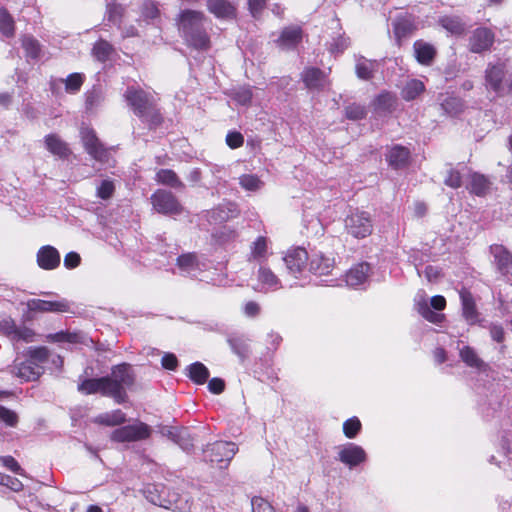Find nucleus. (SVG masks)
I'll return each instance as SVG.
<instances>
[{
	"mask_svg": "<svg viewBox=\"0 0 512 512\" xmlns=\"http://www.w3.org/2000/svg\"><path fill=\"white\" fill-rule=\"evenodd\" d=\"M205 16L200 11L186 9L177 19L178 30L184 40L196 49H207L209 37L204 28Z\"/></svg>",
	"mask_w": 512,
	"mask_h": 512,
	"instance_id": "1",
	"label": "nucleus"
},
{
	"mask_svg": "<svg viewBox=\"0 0 512 512\" xmlns=\"http://www.w3.org/2000/svg\"><path fill=\"white\" fill-rule=\"evenodd\" d=\"M124 98L134 114L147 122L150 127L161 123L162 118L152 95L139 87L129 86L124 93Z\"/></svg>",
	"mask_w": 512,
	"mask_h": 512,
	"instance_id": "2",
	"label": "nucleus"
},
{
	"mask_svg": "<svg viewBox=\"0 0 512 512\" xmlns=\"http://www.w3.org/2000/svg\"><path fill=\"white\" fill-rule=\"evenodd\" d=\"M105 378H108L107 386L110 398H113L118 404L124 403L127 399L126 390L135 382V374L131 365L127 363L115 365L112 367L110 375Z\"/></svg>",
	"mask_w": 512,
	"mask_h": 512,
	"instance_id": "3",
	"label": "nucleus"
},
{
	"mask_svg": "<svg viewBox=\"0 0 512 512\" xmlns=\"http://www.w3.org/2000/svg\"><path fill=\"white\" fill-rule=\"evenodd\" d=\"M81 140L85 151L97 162L110 165L113 160L111 157L112 147L107 148L96 136L93 129L83 127L80 131Z\"/></svg>",
	"mask_w": 512,
	"mask_h": 512,
	"instance_id": "4",
	"label": "nucleus"
},
{
	"mask_svg": "<svg viewBox=\"0 0 512 512\" xmlns=\"http://www.w3.org/2000/svg\"><path fill=\"white\" fill-rule=\"evenodd\" d=\"M346 232L354 238L362 239L371 235L373 221L370 213L362 210L351 211L344 220Z\"/></svg>",
	"mask_w": 512,
	"mask_h": 512,
	"instance_id": "5",
	"label": "nucleus"
},
{
	"mask_svg": "<svg viewBox=\"0 0 512 512\" xmlns=\"http://www.w3.org/2000/svg\"><path fill=\"white\" fill-rule=\"evenodd\" d=\"M237 451L238 447L234 442L217 441L206 446L203 456L206 461L217 463L220 468H226Z\"/></svg>",
	"mask_w": 512,
	"mask_h": 512,
	"instance_id": "6",
	"label": "nucleus"
},
{
	"mask_svg": "<svg viewBox=\"0 0 512 512\" xmlns=\"http://www.w3.org/2000/svg\"><path fill=\"white\" fill-rule=\"evenodd\" d=\"M152 428L144 422L119 427L111 432L110 439L117 443H128L146 440L151 436Z\"/></svg>",
	"mask_w": 512,
	"mask_h": 512,
	"instance_id": "7",
	"label": "nucleus"
},
{
	"mask_svg": "<svg viewBox=\"0 0 512 512\" xmlns=\"http://www.w3.org/2000/svg\"><path fill=\"white\" fill-rule=\"evenodd\" d=\"M283 261L286 266L284 281L288 283L289 287H293L296 283L290 282L287 276H290L294 280L300 278L307 267L308 253L304 248L296 247L287 251L286 255L283 257Z\"/></svg>",
	"mask_w": 512,
	"mask_h": 512,
	"instance_id": "8",
	"label": "nucleus"
},
{
	"mask_svg": "<svg viewBox=\"0 0 512 512\" xmlns=\"http://www.w3.org/2000/svg\"><path fill=\"white\" fill-rule=\"evenodd\" d=\"M154 210L165 215H178L183 208L172 192L158 189L151 196Z\"/></svg>",
	"mask_w": 512,
	"mask_h": 512,
	"instance_id": "9",
	"label": "nucleus"
},
{
	"mask_svg": "<svg viewBox=\"0 0 512 512\" xmlns=\"http://www.w3.org/2000/svg\"><path fill=\"white\" fill-rule=\"evenodd\" d=\"M337 449V459L350 469L365 463L367 460L365 450L355 443L349 442L339 446Z\"/></svg>",
	"mask_w": 512,
	"mask_h": 512,
	"instance_id": "10",
	"label": "nucleus"
},
{
	"mask_svg": "<svg viewBox=\"0 0 512 512\" xmlns=\"http://www.w3.org/2000/svg\"><path fill=\"white\" fill-rule=\"evenodd\" d=\"M26 306L28 311L36 313H63L70 310V303L64 298L58 300L29 299Z\"/></svg>",
	"mask_w": 512,
	"mask_h": 512,
	"instance_id": "11",
	"label": "nucleus"
},
{
	"mask_svg": "<svg viewBox=\"0 0 512 512\" xmlns=\"http://www.w3.org/2000/svg\"><path fill=\"white\" fill-rule=\"evenodd\" d=\"M494 33L484 27L476 28L469 37L468 48L473 53H482L490 49L494 42Z\"/></svg>",
	"mask_w": 512,
	"mask_h": 512,
	"instance_id": "12",
	"label": "nucleus"
},
{
	"mask_svg": "<svg viewBox=\"0 0 512 512\" xmlns=\"http://www.w3.org/2000/svg\"><path fill=\"white\" fill-rule=\"evenodd\" d=\"M371 275V266L361 262L351 267L345 276L347 286L351 288H365Z\"/></svg>",
	"mask_w": 512,
	"mask_h": 512,
	"instance_id": "13",
	"label": "nucleus"
},
{
	"mask_svg": "<svg viewBox=\"0 0 512 512\" xmlns=\"http://www.w3.org/2000/svg\"><path fill=\"white\" fill-rule=\"evenodd\" d=\"M11 373L22 381H35L44 373V367L36 365L29 358L25 361L15 360Z\"/></svg>",
	"mask_w": 512,
	"mask_h": 512,
	"instance_id": "14",
	"label": "nucleus"
},
{
	"mask_svg": "<svg viewBox=\"0 0 512 512\" xmlns=\"http://www.w3.org/2000/svg\"><path fill=\"white\" fill-rule=\"evenodd\" d=\"M37 264L41 269L54 270L60 265V253L59 251L51 246H42L36 255Z\"/></svg>",
	"mask_w": 512,
	"mask_h": 512,
	"instance_id": "15",
	"label": "nucleus"
},
{
	"mask_svg": "<svg viewBox=\"0 0 512 512\" xmlns=\"http://www.w3.org/2000/svg\"><path fill=\"white\" fill-rule=\"evenodd\" d=\"M506 74V65L503 62L489 63L485 70V85L495 92L501 90L502 81Z\"/></svg>",
	"mask_w": 512,
	"mask_h": 512,
	"instance_id": "16",
	"label": "nucleus"
},
{
	"mask_svg": "<svg viewBox=\"0 0 512 512\" xmlns=\"http://www.w3.org/2000/svg\"><path fill=\"white\" fill-rule=\"evenodd\" d=\"M385 157L391 168L395 170L403 169L409 164L410 151L404 146L395 145L387 150Z\"/></svg>",
	"mask_w": 512,
	"mask_h": 512,
	"instance_id": "17",
	"label": "nucleus"
},
{
	"mask_svg": "<svg viewBox=\"0 0 512 512\" xmlns=\"http://www.w3.org/2000/svg\"><path fill=\"white\" fill-rule=\"evenodd\" d=\"M461 305H462V315L466 322L469 325H474L480 322V314L476 308V304L472 294L466 290L462 289L459 292Z\"/></svg>",
	"mask_w": 512,
	"mask_h": 512,
	"instance_id": "18",
	"label": "nucleus"
},
{
	"mask_svg": "<svg viewBox=\"0 0 512 512\" xmlns=\"http://www.w3.org/2000/svg\"><path fill=\"white\" fill-rule=\"evenodd\" d=\"M257 279L264 291H277L284 288L282 280L267 266L260 265Z\"/></svg>",
	"mask_w": 512,
	"mask_h": 512,
	"instance_id": "19",
	"label": "nucleus"
},
{
	"mask_svg": "<svg viewBox=\"0 0 512 512\" xmlns=\"http://www.w3.org/2000/svg\"><path fill=\"white\" fill-rule=\"evenodd\" d=\"M107 382L108 378H105V376L84 379L78 384V391L85 395L100 393L103 396L110 397Z\"/></svg>",
	"mask_w": 512,
	"mask_h": 512,
	"instance_id": "20",
	"label": "nucleus"
},
{
	"mask_svg": "<svg viewBox=\"0 0 512 512\" xmlns=\"http://www.w3.org/2000/svg\"><path fill=\"white\" fill-rule=\"evenodd\" d=\"M490 251L498 270L503 274H512V254L502 245H492Z\"/></svg>",
	"mask_w": 512,
	"mask_h": 512,
	"instance_id": "21",
	"label": "nucleus"
},
{
	"mask_svg": "<svg viewBox=\"0 0 512 512\" xmlns=\"http://www.w3.org/2000/svg\"><path fill=\"white\" fill-rule=\"evenodd\" d=\"M177 266L184 275L196 276L197 272L205 267V264L200 262L195 253H186L177 258Z\"/></svg>",
	"mask_w": 512,
	"mask_h": 512,
	"instance_id": "22",
	"label": "nucleus"
},
{
	"mask_svg": "<svg viewBox=\"0 0 512 512\" xmlns=\"http://www.w3.org/2000/svg\"><path fill=\"white\" fill-rule=\"evenodd\" d=\"M268 239L264 236H258L250 245L248 254L249 262H258L260 265L267 260L269 256Z\"/></svg>",
	"mask_w": 512,
	"mask_h": 512,
	"instance_id": "23",
	"label": "nucleus"
},
{
	"mask_svg": "<svg viewBox=\"0 0 512 512\" xmlns=\"http://www.w3.org/2000/svg\"><path fill=\"white\" fill-rule=\"evenodd\" d=\"M302 80L310 90H320L327 84L325 74L318 68H307L302 73Z\"/></svg>",
	"mask_w": 512,
	"mask_h": 512,
	"instance_id": "24",
	"label": "nucleus"
},
{
	"mask_svg": "<svg viewBox=\"0 0 512 512\" xmlns=\"http://www.w3.org/2000/svg\"><path fill=\"white\" fill-rule=\"evenodd\" d=\"M334 267V259L323 255L322 253L313 254L309 262V270L316 275H326Z\"/></svg>",
	"mask_w": 512,
	"mask_h": 512,
	"instance_id": "25",
	"label": "nucleus"
},
{
	"mask_svg": "<svg viewBox=\"0 0 512 512\" xmlns=\"http://www.w3.org/2000/svg\"><path fill=\"white\" fill-rule=\"evenodd\" d=\"M302 39V30L298 26H289L283 29L277 43L283 49L294 48Z\"/></svg>",
	"mask_w": 512,
	"mask_h": 512,
	"instance_id": "26",
	"label": "nucleus"
},
{
	"mask_svg": "<svg viewBox=\"0 0 512 512\" xmlns=\"http://www.w3.org/2000/svg\"><path fill=\"white\" fill-rule=\"evenodd\" d=\"M207 8L217 18H233L236 13L235 6L227 0H208Z\"/></svg>",
	"mask_w": 512,
	"mask_h": 512,
	"instance_id": "27",
	"label": "nucleus"
},
{
	"mask_svg": "<svg viewBox=\"0 0 512 512\" xmlns=\"http://www.w3.org/2000/svg\"><path fill=\"white\" fill-rule=\"evenodd\" d=\"M413 50L417 61L422 65H430L436 55L434 46L422 40L413 44Z\"/></svg>",
	"mask_w": 512,
	"mask_h": 512,
	"instance_id": "28",
	"label": "nucleus"
},
{
	"mask_svg": "<svg viewBox=\"0 0 512 512\" xmlns=\"http://www.w3.org/2000/svg\"><path fill=\"white\" fill-rule=\"evenodd\" d=\"M93 422L104 426H117L126 422V414L120 409H116L97 415Z\"/></svg>",
	"mask_w": 512,
	"mask_h": 512,
	"instance_id": "29",
	"label": "nucleus"
},
{
	"mask_svg": "<svg viewBox=\"0 0 512 512\" xmlns=\"http://www.w3.org/2000/svg\"><path fill=\"white\" fill-rule=\"evenodd\" d=\"M415 306L419 314H421L427 321L438 324L441 323L444 319V315L438 312H435L429 306L427 300L424 296H419L415 300Z\"/></svg>",
	"mask_w": 512,
	"mask_h": 512,
	"instance_id": "30",
	"label": "nucleus"
},
{
	"mask_svg": "<svg viewBox=\"0 0 512 512\" xmlns=\"http://www.w3.org/2000/svg\"><path fill=\"white\" fill-rule=\"evenodd\" d=\"M396 96L390 92L380 93L373 101L374 110L379 113H388L395 108Z\"/></svg>",
	"mask_w": 512,
	"mask_h": 512,
	"instance_id": "31",
	"label": "nucleus"
},
{
	"mask_svg": "<svg viewBox=\"0 0 512 512\" xmlns=\"http://www.w3.org/2000/svg\"><path fill=\"white\" fill-rule=\"evenodd\" d=\"M22 48L25 51V56L28 59L38 60L42 56V46L40 42L30 35H25L21 39Z\"/></svg>",
	"mask_w": 512,
	"mask_h": 512,
	"instance_id": "32",
	"label": "nucleus"
},
{
	"mask_svg": "<svg viewBox=\"0 0 512 512\" xmlns=\"http://www.w3.org/2000/svg\"><path fill=\"white\" fill-rule=\"evenodd\" d=\"M425 90V85L418 79H410L406 82L401 91V96L406 101L416 99Z\"/></svg>",
	"mask_w": 512,
	"mask_h": 512,
	"instance_id": "33",
	"label": "nucleus"
},
{
	"mask_svg": "<svg viewBox=\"0 0 512 512\" xmlns=\"http://www.w3.org/2000/svg\"><path fill=\"white\" fill-rule=\"evenodd\" d=\"M45 145L52 154L59 157H66L69 154L67 144L54 134L45 137Z\"/></svg>",
	"mask_w": 512,
	"mask_h": 512,
	"instance_id": "34",
	"label": "nucleus"
},
{
	"mask_svg": "<svg viewBox=\"0 0 512 512\" xmlns=\"http://www.w3.org/2000/svg\"><path fill=\"white\" fill-rule=\"evenodd\" d=\"M157 182L172 188H184L176 173L170 169H160L156 174Z\"/></svg>",
	"mask_w": 512,
	"mask_h": 512,
	"instance_id": "35",
	"label": "nucleus"
},
{
	"mask_svg": "<svg viewBox=\"0 0 512 512\" xmlns=\"http://www.w3.org/2000/svg\"><path fill=\"white\" fill-rule=\"evenodd\" d=\"M188 375L196 384H204L209 378V370L201 362H195L188 367Z\"/></svg>",
	"mask_w": 512,
	"mask_h": 512,
	"instance_id": "36",
	"label": "nucleus"
},
{
	"mask_svg": "<svg viewBox=\"0 0 512 512\" xmlns=\"http://www.w3.org/2000/svg\"><path fill=\"white\" fill-rule=\"evenodd\" d=\"M377 66L375 61L360 57L356 63V74L360 79L369 80L373 77V72Z\"/></svg>",
	"mask_w": 512,
	"mask_h": 512,
	"instance_id": "37",
	"label": "nucleus"
},
{
	"mask_svg": "<svg viewBox=\"0 0 512 512\" xmlns=\"http://www.w3.org/2000/svg\"><path fill=\"white\" fill-rule=\"evenodd\" d=\"M163 434L167 435L170 439H172L175 443H177L184 451L189 452L192 449V444L190 442H187V443L180 442V439L188 436L187 429L170 427V428L163 430Z\"/></svg>",
	"mask_w": 512,
	"mask_h": 512,
	"instance_id": "38",
	"label": "nucleus"
},
{
	"mask_svg": "<svg viewBox=\"0 0 512 512\" xmlns=\"http://www.w3.org/2000/svg\"><path fill=\"white\" fill-rule=\"evenodd\" d=\"M490 181L482 174L473 173L471 175L470 190L472 193L482 196L489 190Z\"/></svg>",
	"mask_w": 512,
	"mask_h": 512,
	"instance_id": "39",
	"label": "nucleus"
},
{
	"mask_svg": "<svg viewBox=\"0 0 512 512\" xmlns=\"http://www.w3.org/2000/svg\"><path fill=\"white\" fill-rule=\"evenodd\" d=\"M460 357L464 363L473 368H481L484 362L478 357L477 353L470 346H464L460 349Z\"/></svg>",
	"mask_w": 512,
	"mask_h": 512,
	"instance_id": "40",
	"label": "nucleus"
},
{
	"mask_svg": "<svg viewBox=\"0 0 512 512\" xmlns=\"http://www.w3.org/2000/svg\"><path fill=\"white\" fill-rule=\"evenodd\" d=\"M440 23L444 29L454 35H461L465 30V24L459 17H443Z\"/></svg>",
	"mask_w": 512,
	"mask_h": 512,
	"instance_id": "41",
	"label": "nucleus"
},
{
	"mask_svg": "<svg viewBox=\"0 0 512 512\" xmlns=\"http://www.w3.org/2000/svg\"><path fill=\"white\" fill-rule=\"evenodd\" d=\"M228 343L232 351L244 361L250 353L249 344L242 338H230Z\"/></svg>",
	"mask_w": 512,
	"mask_h": 512,
	"instance_id": "42",
	"label": "nucleus"
},
{
	"mask_svg": "<svg viewBox=\"0 0 512 512\" xmlns=\"http://www.w3.org/2000/svg\"><path fill=\"white\" fill-rule=\"evenodd\" d=\"M92 51L97 60L104 62L112 54L113 47L109 42L105 40H99L94 44Z\"/></svg>",
	"mask_w": 512,
	"mask_h": 512,
	"instance_id": "43",
	"label": "nucleus"
},
{
	"mask_svg": "<svg viewBox=\"0 0 512 512\" xmlns=\"http://www.w3.org/2000/svg\"><path fill=\"white\" fill-rule=\"evenodd\" d=\"M0 31L6 37H12L15 31L14 20L5 9H0Z\"/></svg>",
	"mask_w": 512,
	"mask_h": 512,
	"instance_id": "44",
	"label": "nucleus"
},
{
	"mask_svg": "<svg viewBox=\"0 0 512 512\" xmlns=\"http://www.w3.org/2000/svg\"><path fill=\"white\" fill-rule=\"evenodd\" d=\"M65 90L67 93L75 94L77 93L84 82V76L80 73H72L67 76L65 80Z\"/></svg>",
	"mask_w": 512,
	"mask_h": 512,
	"instance_id": "45",
	"label": "nucleus"
},
{
	"mask_svg": "<svg viewBox=\"0 0 512 512\" xmlns=\"http://www.w3.org/2000/svg\"><path fill=\"white\" fill-rule=\"evenodd\" d=\"M239 184L248 191H257L262 188L263 182L253 174H244L239 178Z\"/></svg>",
	"mask_w": 512,
	"mask_h": 512,
	"instance_id": "46",
	"label": "nucleus"
},
{
	"mask_svg": "<svg viewBox=\"0 0 512 512\" xmlns=\"http://www.w3.org/2000/svg\"><path fill=\"white\" fill-rule=\"evenodd\" d=\"M29 359L36 365H42L48 361L50 351L47 347L29 348L27 351Z\"/></svg>",
	"mask_w": 512,
	"mask_h": 512,
	"instance_id": "47",
	"label": "nucleus"
},
{
	"mask_svg": "<svg viewBox=\"0 0 512 512\" xmlns=\"http://www.w3.org/2000/svg\"><path fill=\"white\" fill-rule=\"evenodd\" d=\"M115 192L114 182L110 179H104L96 187V195L102 200L110 199Z\"/></svg>",
	"mask_w": 512,
	"mask_h": 512,
	"instance_id": "48",
	"label": "nucleus"
},
{
	"mask_svg": "<svg viewBox=\"0 0 512 512\" xmlns=\"http://www.w3.org/2000/svg\"><path fill=\"white\" fill-rule=\"evenodd\" d=\"M361 430V422L357 417H352L343 423V433L349 438L353 439Z\"/></svg>",
	"mask_w": 512,
	"mask_h": 512,
	"instance_id": "49",
	"label": "nucleus"
},
{
	"mask_svg": "<svg viewBox=\"0 0 512 512\" xmlns=\"http://www.w3.org/2000/svg\"><path fill=\"white\" fill-rule=\"evenodd\" d=\"M441 108L449 115H456L461 111L462 103L457 97H447L441 103Z\"/></svg>",
	"mask_w": 512,
	"mask_h": 512,
	"instance_id": "50",
	"label": "nucleus"
},
{
	"mask_svg": "<svg viewBox=\"0 0 512 512\" xmlns=\"http://www.w3.org/2000/svg\"><path fill=\"white\" fill-rule=\"evenodd\" d=\"M46 338L50 342L76 343V342H78L79 336L76 333H69V332L60 331V332H57V333H54V334H49V335H47Z\"/></svg>",
	"mask_w": 512,
	"mask_h": 512,
	"instance_id": "51",
	"label": "nucleus"
},
{
	"mask_svg": "<svg viewBox=\"0 0 512 512\" xmlns=\"http://www.w3.org/2000/svg\"><path fill=\"white\" fill-rule=\"evenodd\" d=\"M210 172L214 177L213 187L217 188L222 183H225L224 177L226 176L227 169L223 165L210 164Z\"/></svg>",
	"mask_w": 512,
	"mask_h": 512,
	"instance_id": "52",
	"label": "nucleus"
},
{
	"mask_svg": "<svg viewBox=\"0 0 512 512\" xmlns=\"http://www.w3.org/2000/svg\"><path fill=\"white\" fill-rule=\"evenodd\" d=\"M345 114L348 119L360 120L365 118L367 112L364 106L359 104H352L346 107Z\"/></svg>",
	"mask_w": 512,
	"mask_h": 512,
	"instance_id": "53",
	"label": "nucleus"
},
{
	"mask_svg": "<svg viewBox=\"0 0 512 512\" xmlns=\"http://www.w3.org/2000/svg\"><path fill=\"white\" fill-rule=\"evenodd\" d=\"M252 97L253 94L250 87H240L233 94V98L241 105L249 104Z\"/></svg>",
	"mask_w": 512,
	"mask_h": 512,
	"instance_id": "54",
	"label": "nucleus"
},
{
	"mask_svg": "<svg viewBox=\"0 0 512 512\" xmlns=\"http://www.w3.org/2000/svg\"><path fill=\"white\" fill-rule=\"evenodd\" d=\"M123 7L117 3L107 4L108 20L114 24H119L123 13Z\"/></svg>",
	"mask_w": 512,
	"mask_h": 512,
	"instance_id": "55",
	"label": "nucleus"
},
{
	"mask_svg": "<svg viewBox=\"0 0 512 512\" xmlns=\"http://www.w3.org/2000/svg\"><path fill=\"white\" fill-rule=\"evenodd\" d=\"M103 101L102 93L98 90H92L86 95V109L93 110L98 107Z\"/></svg>",
	"mask_w": 512,
	"mask_h": 512,
	"instance_id": "56",
	"label": "nucleus"
},
{
	"mask_svg": "<svg viewBox=\"0 0 512 512\" xmlns=\"http://www.w3.org/2000/svg\"><path fill=\"white\" fill-rule=\"evenodd\" d=\"M17 327L18 326L11 318H5L0 322L2 332L13 341L15 339Z\"/></svg>",
	"mask_w": 512,
	"mask_h": 512,
	"instance_id": "57",
	"label": "nucleus"
},
{
	"mask_svg": "<svg viewBox=\"0 0 512 512\" xmlns=\"http://www.w3.org/2000/svg\"><path fill=\"white\" fill-rule=\"evenodd\" d=\"M0 484L8 487L9 489L15 492L21 491L23 488V484L21 483L20 480L9 475H1Z\"/></svg>",
	"mask_w": 512,
	"mask_h": 512,
	"instance_id": "58",
	"label": "nucleus"
},
{
	"mask_svg": "<svg viewBox=\"0 0 512 512\" xmlns=\"http://www.w3.org/2000/svg\"><path fill=\"white\" fill-rule=\"evenodd\" d=\"M0 420L9 426H15L18 422V416L14 411L0 406Z\"/></svg>",
	"mask_w": 512,
	"mask_h": 512,
	"instance_id": "59",
	"label": "nucleus"
},
{
	"mask_svg": "<svg viewBox=\"0 0 512 512\" xmlns=\"http://www.w3.org/2000/svg\"><path fill=\"white\" fill-rule=\"evenodd\" d=\"M444 183L451 188H459L462 184L460 173L454 169H450L444 180Z\"/></svg>",
	"mask_w": 512,
	"mask_h": 512,
	"instance_id": "60",
	"label": "nucleus"
},
{
	"mask_svg": "<svg viewBox=\"0 0 512 512\" xmlns=\"http://www.w3.org/2000/svg\"><path fill=\"white\" fill-rule=\"evenodd\" d=\"M243 142H244V138H243L242 134L239 132L232 131V132H229L226 136V144L231 149H236V148L241 147L243 145Z\"/></svg>",
	"mask_w": 512,
	"mask_h": 512,
	"instance_id": "61",
	"label": "nucleus"
},
{
	"mask_svg": "<svg viewBox=\"0 0 512 512\" xmlns=\"http://www.w3.org/2000/svg\"><path fill=\"white\" fill-rule=\"evenodd\" d=\"M350 45V40L347 37L339 36L334 39L330 45V51L332 53H342Z\"/></svg>",
	"mask_w": 512,
	"mask_h": 512,
	"instance_id": "62",
	"label": "nucleus"
},
{
	"mask_svg": "<svg viewBox=\"0 0 512 512\" xmlns=\"http://www.w3.org/2000/svg\"><path fill=\"white\" fill-rule=\"evenodd\" d=\"M394 33L397 38H401L407 35L410 31V23L406 20H396L393 23Z\"/></svg>",
	"mask_w": 512,
	"mask_h": 512,
	"instance_id": "63",
	"label": "nucleus"
},
{
	"mask_svg": "<svg viewBox=\"0 0 512 512\" xmlns=\"http://www.w3.org/2000/svg\"><path fill=\"white\" fill-rule=\"evenodd\" d=\"M81 257L76 252H69L64 257V266L67 269H74L80 265Z\"/></svg>",
	"mask_w": 512,
	"mask_h": 512,
	"instance_id": "64",
	"label": "nucleus"
}]
</instances>
